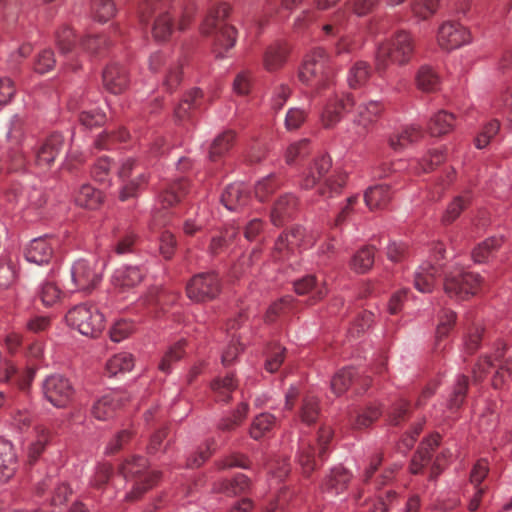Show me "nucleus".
<instances>
[{
    "mask_svg": "<svg viewBox=\"0 0 512 512\" xmlns=\"http://www.w3.org/2000/svg\"><path fill=\"white\" fill-rule=\"evenodd\" d=\"M230 6L221 3L212 8L201 25V32L212 37L213 52L217 58L225 57V53L234 47L236 42V30L225 23L229 15Z\"/></svg>",
    "mask_w": 512,
    "mask_h": 512,
    "instance_id": "nucleus-1",
    "label": "nucleus"
},
{
    "mask_svg": "<svg viewBox=\"0 0 512 512\" xmlns=\"http://www.w3.org/2000/svg\"><path fill=\"white\" fill-rule=\"evenodd\" d=\"M414 53V41L409 32L401 30L379 44L375 55V69L384 77L390 64L399 66L410 62Z\"/></svg>",
    "mask_w": 512,
    "mask_h": 512,
    "instance_id": "nucleus-2",
    "label": "nucleus"
},
{
    "mask_svg": "<svg viewBox=\"0 0 512 512\" xmlns=\"http://www.w3.org/2000/svg\"><path fill=\"white\" fill-rule=\"evenodd\" d=\"M333 72L328 63L326 52L322 48L314 49L307 55L299 72V79L309 86L315 94L330 89Z\"/></svg>",
    "mask_w": 512,
    "mask_h": 512,
    "instance_id": "nucleus-3",
    "label": "nucleus"
},
{
    "mask_svg": "<svg viewBox=\"0 0 512 512\" xmlns=\"http://www.w3.org/2000/svg\"><path fill=\"white\" fill-rule=\"evenodd\" d=\"M331 168V159L328 155L317 157L303 173L301 187L309 190L319 185L318 193L323 197H332L338 193L345 183L344 177L333 179L326 177Z\"/></svg>",
    "mask_w": 512,
    "mask_h": 512,
    "instance_id": "nucleus-4",
    "label": "nucleus"
},
{
    "mask_svg": "<svg viewBox=\"0 0 512 512\" xmlns=\"http://www.w3.org/2000/svg\"><path fill=\"white\" fill-rule=\"evenodd\" d=\"M147 460L143 457L127 459L121 466V473L127 482L132 484L130 492L125 496L128 501L138 499L159 479L160 473L147 470Z\"/></svg>",
    "mask_w": 512,
    "mask_h": 512,
    "instance_id": "nucleus-5",
    "label": "nucleus"
},
{
    "mask_svg": "<svg viewBox=\"0 0 512 512\" xmlns=\"http://www.w3.org/2000/svg\"><path fill=\"white\" fill-rule=\"evenodd\" d=\"M142 24H148L153 20L152 34L158 41L167 40L173 30L169 6L163 0H146L139 10Z\"/></svg>",
    "mask_w": 512,
    "mask_h": 512,
    "instance_id": "nucleus-6",
    "label": "nucleus"
},
{
    "mask_svg": "<svg viewBox=\"0 0 512 512\" xmlns=\"http://www.w3.org/2000/svg\"><path fill=\"white\" fill-rule=\"evenodd\" d=\"M67 323L82 335L98 337L104 328V317L94 306L81 304L73 307L66 315Z\"/></svg>",
    "mask_w": 512,
    "mask_h": 512,
    "instance_id": "nucleus-7",
    "label": "nucleus"
},
{
    "mask_svg": "<svg viewBox=\"0 0 512 512\" xmlns=\"http://www.w3.org/2000/svg\"><path fill=\"white\" fill-rule=\"evenodd\" d=\"M118 176L123 182L119 196L122 201L136 197L148 183L144 166L133 158H127L121 163Z\"/></svg>",
    "mask_w": 512,
    "mask_h": 512,
    "instance_id": "nucleus-8",
    "label": "nucleus"
},
{
    "mask_svg": "<svg viewBox=\"0 0 512 512\" xmlns=\"http://www.w3.org/2000/svg\"><path fill=\"white\" fill-rule=\"evenodd\" d=\"M482 279L478 274L455 268L445 274L444 291L451 298L465 299L475 295L481 287Z\"/></svg>",
    "mask_w": 512,
    "mask_h": 512,
    "instance_id": "nucleus-9",
    "label": "nucleus"
},
{
    "mask_svg": "<svg viewBox=\"0 0 512 512\" xmlns=\"http://www.w3.org/2000/svg\"><path fill=\"white\" fill-rule=\"evenodd\" d=\"M332 435V430L329 427H321L318 432L317 447H314L308 441L301 440L299 446L298 462L304 474L310 475L316 469V452L319 459L324 458L328 444L332 439Z\"/></svg>",
    "mask_w": 512,
    "mask_h": 512,
    "instance_id": "nucleus-10",
    "label": "nucleus"
},
{
    "mask_svg": "<svg viewBox=\"0 0 512 512\" xmlns=\"http://www.w3.org/2000/svg\"><path fill=\"white\" fill-rule=\"evenodd\" d=\"M221 284L217 274L213 272L199 273L193 276L186 285V294L194 302L213 300L220 293Z\"/></svg>",
    "mask_w": 512,
    "mask_h": 512,
    "instance_id": "nucleus-11",
    "label": "nucleus"
},
{
    "mask_svg": "<svg viewBox=\"0 0 512 512\" xmlns=\"http://www.w3.org/2000/svg\"><path fill=\"white\" fill-rule=\"evenodd\" d=\"M102 268L95 262L80 259L71 268L73 290L90 292L100 283Z\"/></svg>",
    "mask_w": 512,
    "mask_h": 512,
    "instance_id": "nucleus-12",
    "label": "nucleus"
},
{
    "mask_svg": "<svg viewBox=\"0 0 512 512\" xmlns=\"http://www.w3.org/2000/svg\"><path fill=\"white\" fill-rule=\"evenodd\" d=\"M24 137V120L19 115H14L8 122L5 131L8 158L11 161V169L18 170L24 166V158L17 150Z\"/></svg>",
    "mask_w": 512,
    "mask_h": 512,
    "instance_id": "nucleus-13",
    "label": "nucleus"
},
{
    "mask_svg": "<svg viewBox=\"0 0 512 512\" xmlns=\"http://www.w3.org/2000/svg\"><path fill=\"white\" fill-rule=\"evenodd\" d=\"M43 393L52 405L63 408L71 401L74 390L67 378L62 375H51L43 383Z\"/></svg>",
    "mask_w": 512,
    "mask_h": 512,
    "instance_id": "nucleus-14",
    "label": "nucleus"
},
{
    "mask_svg": "<svg viewBox=\"0 0 512 512\" xmlns=\"http://www.w3.org/2000/svg\"><path fill=\"white\" fill-rule=\"evenodd\" d=\"M68 108L78 113L79 122L86 128H93L104 124L106 115L98 107L75 95L68 101Z\"/></svg>",
    "mask_w": 512,
    "mask_h": 512,
    "instance_id": "nucleus-15",
    "label": "nucleus"
},
{
    "mask_svg": "<svg viewBox=\"0 0 512 512\" xmlns=\"http://www.w3.org/2000/svg\"><path fill=\"white\" fill-rule=\"evenodd\" d=\"M437 41L441 48L452 50L468 43L470 33L457 22H445L439 28Z\"/></svg>",
    "mask_w": 512,
    "mask_h": 512,
    "instance_id": "nucleus-16",
    "label": "nucleus"
},
{
    "mask_svg": "<svg viewBox=\"0 0 512 512\" xmlns=\"http://www.w3.org/2000/svg\"><path fill=\"white\" fill-rule=\"evenodd\" d=\"M383 111V106L378 101H370L362 104L357 109V115L354 119V134L357 138H363L380 117Z\"/></svg>",
    "mask_w": 512,
    "mask_h": 512,
    "instance_id": "nucleus-17",
    "label": "nucleus"
},
{
    "mask_svg": "<svg viewBox=\"0 0 512 512\" xmlns=\"http://www.w3.org/2000/svg\"><path fill=\"white\" fill-rule=\"evenodd\" d=\"M64 148V138L59 133L48 136L36 151V165L45 170L50 168Z\"/></svg>",
    "mask_w": 512,
    "mask_h": 512,
    "instance_id": "nucleus-18",
    "label": "nucleus"
},
{
    "mask_svg": "<svg viewBox=\"0 0 512 512\" xmlns=\"http://www.w3.org/2000/svg\"><path fill=\"white\" fill-rule=\"evenodd\" d=\"M58 241L52 237L33 239L25 249V258L37 265L47 264L54 254Z\"/></svg>",
    "mask_w": 512,
    "mask_h": 512,
    "instance_id": "nucleus-19",
    "label": "nucleus"
},
{
    "mask_svg": "<svg viewBox=\"0 0 512 512\" xmlns=\"http://www.w3.org/2000/svg\"><path fill=\"white\" fill-rule=\"evenodd\" d=\"M128 397L124 392H111L102 396L92 406V415L98 420H108L123 406Z\"/></svg>",
    "mask_w": 512,
    "mask_h": 512,
    "instance_id": "nucleus-20",
    "label": "nucleus"
},
{
    "mask_svg": "<svg viewBox=\"0 0 512 512\" xmlns=\"http://www.w3.org/2000/svg\"><path fill=\"white\" fill-rule=\"evenodd\" d=\"M355 104L350 94L336 96L325 107L322 113V123L326 128L335 126L342 117L343 112L349 111Z\"/></svg>",
    "mask_w": 512,
    "mask_h": 512,
    "instance_id": "nucleus-21",
    "label": "nucleus"
},
{
    "mask_svg": "<svg viewBox=\"0 0 512 512\" xmlns=\"http://www.w3.org/2000/svg\"><path fill=\"white\" fill-rule=\"evenodd\" d=\"M297 198L291 193L279 196L270 211V221L274 226H281L288 221L297 209Z\"/></svg>",
    "mask_w": 512,
    "mask_h": 512,
    "instance_id": "nucleus-22",
    "label": "nucleus"
},
{
    "mask_svg": "<svg viewBox=\"0 0 512 512\" xmlns=\"http://www.w3.org/2000/svg\"><path fill=\"white\" fill-rule=\"evenodd\" d=\"M304 229L293 227L288 233L281 234L274 246L273 257L276 260H286L295 247L301 244Z\"/></svg>",
    "mask_w": 512,
    "mask_h": 512,
    "instance_id": "nucleus-23",
    "label": "nucleus"
},
{
    "mask_svg": "<svg viewBox=\"0 0 512 512\" xmlns=\"http://www.w3.org/2000/svg\"><path fill=\"white\" fill-rule=\"evenodd\" d=\"M382 460V454L374 455L370 459L369 466L366 468L363 476L364 483L366 485H374L375 489H380L382 486L388 484L394 478L395 471L399 469V466L394 464L392 467L385 469L375 481H372V477L381 465Z\"/></svg>",
    "mask_w": 512,
    "mask_h": 512,
    "instance_id": "nucleus-24",
    "label": "nucleus"
},
{
    "mask_svg": "<svg viewBox=\"0 0 512 512\" xmlns=\"http://www.w3.org/2000/svg\"><path fill=\"white\" fill-rule=\"evenodd\" d=\"M382 414L379 404L370 403L350 413L349 422L353 429L363 430L371 426Z\"/></svg>",
    "mask_w": 512,
    "mask_h": 512,
    "instance_id": "nucleus-25",
    "label": "nucleus"
},
{
    "mask_svg": "<svg viewBox=\"0 0 512 512\" xmlns=\"http://www.w3.org/2000/svg\"><path fill=\"white\" fill-rule=\"evenodd\" d=\"M103 84L105 88L113 94L123 92L128 85L126 69L119 64L109 65L103 71Z\"/></svg>",
    "mask_w": 512,
    "mask_h": 512,
    "instance_id": "nucleus-26",
    "label": "nucleus"
},
{
    "mask_svg": "<svg viewBox=\"0 0 512 512\" xmlns=\"http://www.w3.org/2000/svg\"><path fill=\"white\" fill-rule=\"evenodd\" d=\"M249 199L248 188L243 183L228 185L221 195L222 204L230 211L243 207Z\"/></svg>",
    "mask_w": 512,
    "mask_h": 512,
    "instance_id": "nucleus-27",
    "label": "nucleus"
},
{
    "mask_svg": "<svg viewBox=\"0 0 512 512\" xmlns=\"http://www.w3.org/2000/svg\"><path fill=\"white\" fill-rule=\"evenodd\" d=\"M143 275L142 270L137 266H124L114 272L112 283L115 288L124 291L138 285L142 281Z\"/></svg>",
    "mask_w": 512,
    "mask_h": 512,
    "instance_id": "nucleus-28",
    "label": "nucleus"
},
{
    "mask_svg": "<svg viewBox=\"0 0 512 512\" xmlns=\"http://www.w3.org/2000/svg\"><path fill=\"white\" fill-rule=\"evenodd\" d=\"M202 97L203 92L200 89L195 88L191 90L175 108V120L182 125L189 121L192 118V111L200 107Z\"/></svg>",
    "mask_w": 512,
    "mask_h": 512,
    "instance_id": "nucleus-29",
    "label": "nucleus"
},
{
    "mask_svg": "<svg viewBox=\"0 0 512 512\" xmlns=\"http://www.w3.org/2000/svg\"><path fill=\"white\" fill-rule=\"evenodd\" d=\"M350 480V472L341 465L336 466L325 479L323 490L331 495H338L346 490Z\"/></svg>",
    "mask_w": 512,
    "mask_h": 512,
    "instance_id": "nucleus-30",
    "label": "nucleus"
},
{
    "mask_svg": "<svg viewBox=\"0 0 512 512\" xmlns=\"http://www.w3.org/2000/svg\"><path fill=\"white\" fill-rule=\"evenodd\" d=\"M438 276V267L429 263H424L420 265L414 273V287L419 292L430 293L435 286Z\"/></svg>",
    "mask_w": 512,
    "mask_h": 512,
    "instance_id": "nucleus-31",
    "label": "nucleus"
},
{
    "mask_svg": "<svg viewBox=\"0 0 512 512\" xmlns=\"http://www.w3.org/2000/svg\"><path fill=\"white\" fill-rule=\"evenodd\" d=\"M16 470V455L11 442L0 438V482L9 480Z\"/></svg>",
    "mask_w": 512,
    "mask_h": 512,
    "instance_id": "nucleus-32",
    "label": "nucleus"
},
{
    "mask_svg": "<svg viewBox=\"0 0 512 512\" xmlns=\"http://www.w3.org/2000/svg\"><path fill=\"white\" fill-rule=\"evenodd\" d=\"M423 137L420 127L410 125L394 133L389 138V146L395 151H401L410 144L418 142Z\"/></svg>",
    "mask_w": 512,
    "mask_h": 512,
    "instance_id": "nucleus-33",
    "label": "nucleus"
},
{
    "mask_svg": "<svg viewBox=\"0 0 512 512\" xmlns=\"http://www.w3.org/2000/svg\"><path fill=\"white\" fill-rule=\"evenodd\" d=\"M54 487L53 496L51 498V505L58 506L66 502L68 495L71 493V489L66 483H59L55 478L48 476L42 482L38 483L36 492L38 495H42L45 491Z\"/></svg>",
    "mask_w": 512,
    "mask_h": 512,
    "instance_id": "nucleus-34",
    "label": "nucleus"
},
{
    "mask_svg": "<svg viewBox=\"0 0 512 512\" xmlns=\"http://www.w3.org/2000/svg\"><path fill=\"white\" fill-rule=\"evenodd\" d=\"M289 48L284 42H276L270 45L264 53V67L268 71H275L283 66L286 61Z\"/></svg>",
    "mask_w": 512,
    "mask_h": 512,
    "instance_id": "nucleus-35",
    "label": "nucleus"
},
{
    "mask_svg": "<svg viewBox=\"0 0 512 512\" xmlns=\"http://www.w3.org/2000/svg\"><path fill=\"white\" fill-rule=\"evenodd\" d=\"M364 200L370 210L383 209L391 200L390 187L383 184L372 186L366 190Z\"/></svg>",
    "mask_w": 512,
    "mask_h": 512,
    "instance_id": "nucleus-36",
    "label": "nucleus"
},
{
    "mask_svg": "<svg viewBox=\"0 0 512 512\" xmlns=\"http://www.w3.org/2000/svg\"><path fill=\"white\" fill-rule=\"evenodd\" d=\"M439 445V435H432L427 440L421 443L416 455L411 461V472L413 474L419 473L422 468L429 463L431 459V452Z\"/></svg>",
    "mask_w": 512,
    "mask_h": 512,
    "instance_id": "nucleus-37",
    "label": "nucleus"
},
{
    "mask_svg": "<svg viewBox=\"0 0 512 512\" xmlns=\"http://www.w3.org/2000/svg\"><path fill=\"white\" fill-rule=\"evenodd\" d=\"M134 367V358L132 354L121 352L111 357L105 367L108 376H116L118 373L130 371Z\"/></svg>",
    "mask_w": 512,
    "mask_h": 512,
    "instance_id": "nucleus-38",
    "label": "nucleus"
},
{
    "mask_svg": "<svg viewBox=\"0 0 512 512\" xmlns=\"http://www.w3.org/2000/svg\"><path fill=\"white\" fill-rule=\"evenodd\" d=\"M34 434L35 437L29 444L28 448V458L30 463L37 460V458L44 451L45 446L51 437L50 431L42 425L35 426Z\"/></svg>",
    "mask_w": 512,
    "mask_h": 512,
    "instance_id": "nucleus-39",
    "label": "nucleus"
},
{
    "mask_svg": "<svg viewBox=\"0 0 512 512\" xmlns=\"http://www.w3.org/2000/svg\"><path fill=\"white\" fill-rule=\"evenodd\" d=\"M75 202L78 206L96 209L102 202V193L91 185L84 184L77 192Z\"/></svg>",
    "mask_w": 512,
    "mask_h": 512,
    "instance_id": "nucleus-40",
    "label": "nucleus"
},
{
    "mask_svg": "<svg viewBox=\"0 0 512 512\" xmlns=\"http://www.w3.org/2000/svg\"><path fill=\"white\" fill-rule=\"evenodd\" d=\"M454 115L439 111L430 120L428 129L432 136H441L450 132L454 127Z\"/></svg>",
    "mask_w": 512,
    "mask_h": 512,
    "instance_id": "nucleus-41",
    "label": "nucleus"
},
{
    "mask_svg": "<svg viewBox=\"0 0 512 512\" xmlns=\"http://www.w3.org/2000/svg\"><path fill=\"white\" fill-rule=\"evenodd\" d=\"M235 133L231 130L225 131L218 135L211 144L209 157L212 161H216L227 153L234 144Z\"/></svg>",
    "mask_w": 512,
    "mask_h": 512,
    "instance_id": "nucleus-42",
    "label": "nucleus"
},
{
    "mask_svg": "<svg viewBox=\"0 0 512 512\" xmlns=\"http://www.w3.org/2000/svg\"><path fill=\"white\" fill-rule=\"evenodd\" d=\"M188 184L186 180H179L163 190L160 195V201L163 208H168L180 201L187 192Z\"/></svg>",
    "mask_w": 512,
    "mask_h": 512,
    "instance_id": "nucleus-43",
    "label": "nucleus"
},
{
    "mask_svg": "<svg viewBox=\"0 0 512 512\" xmlns=\"http://www.w3.org/2000/svg\"><path fill=\"white\" fill-rule=\"evenodd\" d=\"M275 423L276 418L272 414L262 413L254 418L249 434L253 439L259 440L271 431Z\"/></svg>",
    "mask_w": 512,
    "mask_h": 512,
    "instance_id": "nucleus-44",
    "label": "nucleus"
},
{
    "mask_svg": "<svg viewBox=\"0 0 512 512\" xmlns=\"http://www.w3.org/2000/svg\"><path fill=\"white\" fill-rule=\"evenodd\" d=\"M375 251L373 246L361 248L351 259V268L357 273L367 272L374 263Z\"/></svg>",
    "mask_w": 512,
    "mask_h": 512,
    "instance_id": "nucleus-45",
    "label": "nucleus"
},
{
    "mask_svg": "<svg viewBox=\"0 0 512 512\" xmlns=\"http://www.w3.org/2000/svg\"><path fill=\"white\" fill-rule=\"evenodd\" d=\"M503 352L497 351L495 354V361L498 362V369L496 370L492 385L494 388H501L510 378H512V357L502 361Z\"/></svg>",
    "mask_w": 512,
    "mask_h": 512,
    "instance_id": "nucleus-46",
    "label": "nucleus"
},
{
    "mask_svg": "<svg viewBox=\"0 0 512 512\" xmlns=\"http://www.w3.org/2000/svg\"><path fill=\"white\" fill-rule=\"evenodd\" d=\"M416 82L419 89L431 92L438 88L440 79L437 73L430 66L423 65L419 68L416 75Z\"/></svg>",
    "mask_w": 512,
    "mask_h": 512,
    "instance_id": "nucleus-47",
    "label": "nucleus"
},
{
    "mask_svg": "<svg viewBox=\"0 0 512 512\" xmlns=\"http://www.w3.org/2000/svg\"><path fill=\"white\" fill-rule=\"evenodd\" d=\"M237 383L233 374H229L223 378H217L211 383V389L216 394L218 401H228L231 393L236 389Z\"/></svg>",
    "mask_w": 512,
    "mask_h": 512,
    "instance_id": "nucleus-48",
    "label": "nucleus"
},
{
    "mask_svg": "<svg viewBox=\"0 0 512 512\" xmlns=\"http://www.w3.org/2000/svg\"><path fill=\"white\" fill-rule=\"evenodd\" d=\"M371 74L370 66L364 61L356 62L349 70L347 81L351 88L364 85Z\"/></svg>",
    "mask_w": 512,
    "mask_h": 512,
    "instance_id": "nucleus-49",
    "label": "nucleus"
},
{
    "mask_svg": "<svg viewBox=\"0 0 512 512\" xmlns=\"http://www.w3.org/2000/svg\"><path fill=\"white\" fill-rule=\"evenodd\" d=\"M467 390L468 378L465 375H461L459 376L448 400L449 411H457L462 406L466 398Z\"/></svg>",
    "mask_w": 512,
    "mask_h": 512,
    "instance_id": "nucleus-50",
    "label": "nucleus"
},
{
    "mask_svg": "<svg viewBox=\"0 0 512 512\" xmlns=\"http://www.w3.org/2000/svg\"><path fill=\"white\" fill-rule=\"evenodd\" d=\"M439 322L436 329V347H440V341L445 338L454 327L456 313L449 309H443L439 313Z\"/></svg>",
    "mask_w": 512,
    "mask_h": 512,
    "instance_id": "nucleus-51",
    "label": "nucleus"
},
{
    "mask_svg": "<svg viewBox=\"0 0 512 512\" xmlns=\"http://www.w3.org/2000/svg\"><path fill=\"white\" fill-rule=\"evenodd\" d=\"M280 179L275 175H269L257 182L255 186L256 198L264 202L268 197L273 194L281 186Z\"/></svg>",
    "mask_w": 512,
    "mask_h": 512,
    "instance_id": "nucleus-52",
    "label": "nucleus"
},
{
    "mask_svg": "<svg viewBox=\"0 0 512 512\" xmlns=\"http://www.w3.org/2000/svg\"><path fill=\"white\" fill-rule=\"evenodd\" d=\"M249 488V479L244 474H237L232 480L220 483L218 490L228 496H235Z\"/></svg>",
    "mask_w": 512,
    "mask_h": 512,
    "instance_id": "nucleus-53",
    "label": "nucleus"
},
{
    "mask_svg": "<svg viewBox=\"0 0 512 512\" xmlns=\"http://www.w3.org/2000/svg\"><path fill=\"white\" fill-rule=\"evenodd\" d=\"M294 288L297 294L303 295L312 292L314 299H321L326 294V289L319 287L314 276H306L295 282Z\"/></svg>",
    "mask_w": 512,
    "mask_h": 512,
    "instance_id": "nucleus-54",
    "label": "nucleus"
},
{
    "mask_svg": "<svg viewBox=\"0 0 512 512\" xmlns=\"http://www.w3.org/2000/svg\"><path fill=\"white\" fill-rule=\"evenodd\" d=\"M92 12L99 22H107L116 14V6L113 0H93Z\"/></svg>",
    "mask_w": 512,
    "mask_h": 512,
    "instance_id": "nucleus-55",
    "label": "nucleus"
},
{
    "mask_svg": "<svg viewBox=\"0 0 512 512\" xmlns=\"http://www.w3.org/2000/svg\"><path fill=\"white\" fill-rule=\"evenodd\" d=\"M469 198L466 196H456L453 201L448 205L443 217L442 222L449 225L454 222L461 212L467 207Z\"/></svg>",
    "mask_w": 512,
    "mask_h": 512,
    "instance_id": "nucleus-56",
    "label": "nucleus"
},
{
    "mask_svg": "<svg viewBox=\"0 0 512 512\" xmlns=\"http://www.w3.org/2000/svg\"><path fill=\"white\" fill-rule=\"evenodd\" d=\"M318 415V400L314 396H306L303 400L300 411V418L302 422L310 425L316 421Z\"/></svg>",
    "mask_w": 512,
    "mask_h": 512,
    "instance_id": "nucleus-57",
    "label": "nucleus"
},
{
    "mask_svg": "<svg viewBox=\"0 0 512 512\" xmlns=\"http://www.w3.org/2000/svg\"><path fill=\"white\" fill-rule=\"evenodd\" d=\"M184 345L185 342L179 341L168 349V351L162 357L161 362L159 363V369L162 372L168 373L172 363L182 358Z\"/></svg>",
    "mask_w": 512,
    "mask_h": 512,
    "instance_id": "nucleus-58",
    "label": "nucleus"
},
{
    "mask_svg": "<svg viewBox=\"0 0 512 512\" xmlns=\"http://www.w3.org/2000/svg\"><path fill=\"white\" fill-rule=\"evenodd\" d=\"M353 377L354 373L351 369H342L337 372L331 380V390L333 393L336 395L344 393L352 383Z\"/></svg>",
    "mask_w": 512,
    "mask_h": 512,
    "instance_id": "nucleus-59",
    "label": "nucleus"
},
{
    "mask_svg": "<svg viewBox=\"0 0 512 512\" xmlns=\"http://www.w3.org/2000/svg\"><path fill=\"white\" fill-rule=\"evenodd\" d=\"M501 244V239L499 238H490L479 244L472 252V258L475 262L481 263L484 262L491 253L499 247Z\"/></svg>",
    "mask_w": 512,
    "mask_h": 512,
    "instance_id": "nucleus-60",
    "label": "nucleus"
},
{
    "mask_svg": "<svg viewBox=\"0 0 512 512\" xmlns=\"http://www.w3.org/2000/svg\"><path fill=\"white\" fill-rule=\"evenodd\" d=\"M309 151V141L307 139L292 143L285 153L286 163L289 165L293 164L297 159L304 158L308 155Z\"/></svg>",
    "mask_w": 512,
    "mask_h": 512,
    "instance_id": "nucleus-61",
    "label": "nucleus"
},
{
    "mask_svg": "<svg viewBox=\"0 0 512 512\" xmlns=\"http://www.w3.org/2000/svg\"><path fill=\"white\" fill-rule=\"evenodd\" d=\"M108 40L103 35H86L81 40V47L90 54H98L108 46Z\"/></svg>",
    "mask_w": 512,
    "mask_h": 512,
    "instance_id": "nucleus-62",
    "label": "nucleus"
},
{
    "mask_svg": "<svg viewBox=\"0 0 512 512\" xmlns=\"http://www.w3.org/2000/svg\"><path fill=\"white\" fill-rule=\"evenodd\" d=\"M56 41L60 53L67 56L74 48V33L72 29L64 27L57 33Z\"/></svg>",
    "mask_w": 512,
    "mask_h": 512,
    "instance_id": "nucleus-63",
    "label": "nucleus"
},
{
    "mask_svg": "<svg viewBox=\"0 0 512 512\" xmlns=\"http://www.w3.org/2000/svg\"><path fill=\"white\" fill-rule=\"evenodd\" d=\"M438 7V0H415L412 11L420 19H427L433 15Z\"/></svg>",
    "mask_w": 512,
    "mask_h": 512,
    "instance_id": "nucleus-64",
    "label": "nucleus"
}]
</instances>
